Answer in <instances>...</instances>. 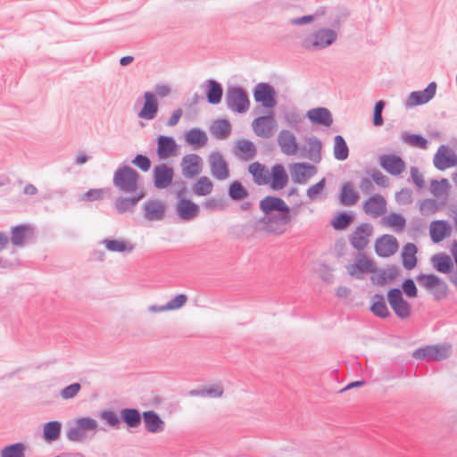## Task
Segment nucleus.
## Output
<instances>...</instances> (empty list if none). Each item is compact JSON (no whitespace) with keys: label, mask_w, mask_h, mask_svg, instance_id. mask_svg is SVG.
<instances>
[{"label":"nucleus","mask_w":457,"mask_h":457,"mask_svg":"<svg viewBox=\"0 0 457 457\" xmlns=\"http://www.w3.org/2000/svg\"><path fill=\"white\" fill-rule=\"evenodd\" d=\"M332 27L333 29L320 28L308 35L302 40L301 46L307 51L314 52L332 46L338 37L337 29L340 27V20L336 19L332 22Z\"/></svg>","instance_id":"1"},{"label":"nucleus","mask_w":457,"mask_h":457,"mask_svg":"<svg viewBox=\"0 0 457 457\" xmlns=\"http://www.w3.org/2000/svg\"><path fill=\"white\" fill-rule=\"evenodd\" d=\"M138 173L129 166L119 167L113 174V185L124 193L137 192Z\"/></svg>","instance_id":"2"},{"label":"nucleus","mask_w":457,"mask_h":457,"mask_svg":"<svg viewBox=\"0 0 457 457\" xmlns=\"http://www.w3.org/2000/svg\"><path fill=\"white\" fill-rule=\"evenodd\" d=\"M97 421L89 417H82L76 419L73 425H71L67 431V439L71 442L82 443L87 439V432L93 431L94 434L97 431Z\"/></svg>","instance_id":"3"},{"label":"nucleus","mask_w":457,"mask_h":457,"mask_svg":"<svg viewBox=\"0 0 457 457\" xmlns=\"http://www.w3.org/2000/svg\"><path fill=\"white\" fill-rule=\"evenodd\" d=\"M451 353L452 347L447 344L426 345L416 349L412 353V357L420 361H439L448 358Z\"/></svg>","instance_id":"4"},{"label":"nucleus","mask_w":457,"mask_h":457,"mask_svg":"<svg viewBox=\"0 0 457 457\" xmlns=\"http://www.w3.org/2000/svg\"><path fill=\"white\" fill-rule=\"evenodd\" d=\"M227 107L232 112L244 113L248 111L250 101L245 90L240 87H230L226 92Z\"/></svg>","instance_id":"5"},{"label":"nucleus","mask_w":457,"mask_h":457,"mask_svg":"<svg viewBox=\"0 0 457 457\" xmlns=\"http://www.w3.org/2000/svg\"><path fill=\"white\" fill-rule=\"evenodd\" d=\"M185 188H181L176 194L178 203L176 213L183 220H191L198 216L200 208L198 204L184 197Z\"/></svg>","instance_id":"6"},{"label":"nucleus","mask_w":457,"mask_h":457,"mask_svg":"<svg viewBox=\"0 0 457 457\" xmlns=\"http://www.w3.org/2000/svg\"><path fill=\"white\" fill-rule=\"evenodd\" d=\"M292 220L290 215V208L287 211H278V214L270 215L263 218L262 221L265 225V229L268 232L281 235L285 232V226Z\"/></svg>","instance_id":"7"},{"label":"nucleus","mask_w":457,"mask_h":457,"mask_svg":"<svg viewBox=\"0 0 457 457\" xmlns=\"http://www.w3.org/2000/svg\"><path fill=\"white\" fill-rule=\"evenodd\" d=\"M253 98L267 109H272L277 104L276 90L269 83H258L253 88Z\"/></svg>","instance_id":"8"},{"label":"nucleus","mask_w":457,"mask_h":457,"mask_svg":"<svg viewBox=\"0 0 457 457\" xmlns=\"http://www.w3.org/2000/svg\"><path fill=\"white\" fill-rule=\"evenodd\" d=\"M387 300L395 315L404 320L411 315V305L403 299L399 288H392L387 292Z\"/></svg>","instance_id":"9"},{"label":"nucleus","mask_w":457,"mask_h":457,"mask_svg":"<svg viewBox=\"0 0 457 457\" xmlns=\"http://www.w3.org/2000/svg\"><path fill=\"white\" fill-rule=\"evenodd\" d=\"M373 234V226L370 223H361L359 225L349 237L350 244L357 251H362L370 243V238Z\"/></svg>","instance_id":"10"},{"label":"nucleus","mask_w":457,"mask_h":457,"mask_svg":"<svg viewBox=\"0 0 457 457\" xmlns=\"http://www.w3.org/2000/svg\"><path fill=\"white\" fill-rule=\"evenodd\" d=\"M208 163L212 176L218 180H225L229 178V169L223 155L218 152H212L208 156Z\"/></svg>","instance_id":"11"},{"label":"nucleus","mask_w":457,"mask_h":457,"mask_svg":"<svg viewBox=\"0 0 457 457\" xmlns=\"http://www.w3.org/2000/svg\"><path fill=\"white\" fill-rule=\"evenodd\" d=\"M276 126V120L272 112L268 115L260 116L252 122L253 132L262 138H270L273 135Z\"/></svg>","instance_id":"12"},{"label":"nucleus","mask_w":457,"mask_h":457,"mask_svg":"<svg viewBox=\"0 0 457 457\" xmlns=\"http://www.w3.org/2000/svg\"><path fill=\"white\" fill-rule=\"evenodd\" d=\"M348 273L358 279L364 278V273L374 272L375 266L373 262L369 259L365 253H360L354 263L346 266Z\"/></svg>","instance_id":"13"},{"label":"nucleus","mask_w":457,"mask_h":457,"mask_svg":"<svg viewBox=\"0 0 457 457\" xmlns=\"http://www.w3.org/2000/svg\"><path fill=\"white\" fill-rule=\"evenodd\" d=\"M379 165L390 175L399 176L406 169L405 162L395 154H382L378 158Z\"/></svg>","instance_id":"14"},{"label":"nucleus","mask_w":457,"mask_h":457,"mask_svg":"<svg viewBox=\"0 0 457 457\" xmlns=\"http://www.w3.org/2000/svg\"><path fill=\"white\" fill-rule=\"evenodd\" d=\"M182 174L187 179L198 176L203 170V160L196 154H188L181 160Z\"/></svg>","instance_id":"15"},{"label":"nucleus","mask_w":457,"mask_h":457,"mask_svg":"<svg viewBox=\"0 0 457 457\" xmlns=\"http://www.w3.org/2000/svg\"><path fill=\"white\" fill-rule=\"evenodd\" d=\"M363 212L371 218H378L386 212V201L381 195L376 194L363 202Z\"/></svg>","instance_id":"16"},{"label":"nucleus","mask_w":457,"mask_h":457,"mask_svg":"<svg viewBox=\"0 0 457 457\" xmlns=\"http://www.w3.org/2000/svg\"><path fill=\"white\" fill-rule=\"evenodd\" d=\"M434 165L437 170H444L457 164V155L445 145H441L434 156Z\"/></svg>","instance_id":"17"},{"label":"nucleus","mask_w":457,"mask_h":457,"mask_svg":"<svg viewBox=\"0 0 457 457\" xmlns=\"http://www.w3.org/2000/svg\"><path fill=\"white\" fill-rule=\"evenodd\" d=\"M398 246V241L394 236L385 234L376 240L375 252L380 257H389L397 252Z\"/></svg>","instance_id":"18"},{"label":"nucleus","mask_w":457,"mask_h":457,"mask_svg":"<svg viewBox=\"0 0 457 457\" xmlns=\"http://www.w3.org/2000/svg\"><path fill=\"white\" fill-rule=\"evenodd\" d=\"M174 176L173 169L167 164H159L154 168L153 177L154 187L158 189L167 188L171 185Z\"/></svg>","instance_id":"19"},{"label":"nucleus","mask_w":457,"mask_h":457,"mask_svg":"<svg viewBox=\"0 0 457 457\" xmlns=\"http://www.w3.org/2000/svg\"><path fill=\"white\" fill-rule=\"evenodd\" d=\"M159 110V104L156 95L154 92L146 91L144 93V104L137 116L145 120L155 119Z\"/></svg>","instance_id":"20"},{"label":"nucleus","mask_w":457,"mask_h":457,"mask_svg":"<svg viewBox=\"0 0 457 457\" xmlns=\"http://www.w3.org/2000/svg\"><path fill=\"white\" fill-rule=\"evenodd\" d=\"M436 91V82H430L424 90L411 92L405 104L407 107H413L416 105L424 104L430 101L435 96Z\"/></svg>","instance_id":"21"},{"label":"nucleus","mask_w":457,"mask_h":457,"mask_svg":"<svg viewBox=\"0 0 457 457\" xmlns=\"http://www.w3.org/2000/svg\"><path fill=\"white\" fill-rule=\"evenodd\" d=\"M278 144L281 152L288 156L296 154L298 144L295 136L289 130L282 129L278 135Z\"/></svg>","instance_id":"22"},{"label":"nucleus","mask_w":457,"mask_h":457,"mask_svg":"<svg viewBox=\"0 0 457 457\" xmlns=\"http://www.w3.org/2000/svg\"><path fill=\"white\" fill-rule=\"evenodd\" d=\"M316 172V168L307 162H297L291 167V176L295 183L305 184Z\"/></svg>","instance_id":"23"},{"label":"nucleus","mask_w":457,"mask_h":457,"mask_svg":"<svg viewBox=\"0 0 457 457\" xmlns=\"http://www.w3.org/2000/svg\"><path fill=\"white\" fill-rule=\"evenodd\" d=\"M234 154L242 161L253 160L257 154L255 145L248 139H239L236 142Z\"/></svg>","instance_id":"24"},{"label":"nucleus","mask_w":457,"mask_h":457,"mask_svg":"<svg viewBox=\"0 0 457 457\" xmlns=\"http://www.w3.org/2000/svg\"><path fill=\"white\" fill-rule=\"evenodd\" d=\"M145 430L152 434L161 433L165 429V422L154 411H146L142 414Z\"/></svg>","instance_id":"25"},{"label":"nucleus","mask_w":457,"mask_h":457,"mask_svg":"<svg viewBox=\"0 0 457 457\" xmlns=\"http://www.w3.org/2000/svg\"><path fill=\"white\" fill-rule=\"evenodd\" d=\"M144 216L147 220H162L165 216V206L158 200H148L143 206Z\"/></svg>","instance_id":"26"},{"label":"nucleus","mask_w":457,"mask_h":457,"mask_svg":"<svg viewBox=\"0 0 457 457\" xmlns=\"http://www.w3.org/2000/svg\"><path fill=\"white\" fill-rule=\"evenodd\" d=\"M306 117L315 124L330 127L333 123V118L330 111L325 107H316L309 110Z\"/></svg>","instance_id":"27"},{"label":"nucleus","mask_w":457,"mask_h":457,"mask_svg":"<svg viewBox=\"0 0 457 457\" xmlns=\"http://www.w3.org/2000/svg\"><path fill=\"white\" fill-rule=\"evenodd\" d=\"M260 209L265 215H268L274 211H287L288 205L280 197L267 195L261 200Z\"/></svg>","instance_id":"28"},{"label":"nucleus","mask_w":457,"mask_h":457,"mask_svg":"<svg viewBox=\"0 0 457 457\" xmlns=\"http://www.w3.org/2000/svg\"><path fill=\"white\" fill-rule=\"evenodd\" d=\"M253 182L258 186L267 185L270 181V173L264 164L254 162L248 166Z\"/></svg>","instance_id":"29"},{"label":"nucleus","mask_w":457,"mask_h":457,"mask_svg":"<svg viewBox=\"0 0 457 457\" xmlns=\"http://www.w3.org/2000/svg\"><path fill=\"white\" fill-rule=\"evenodd\" d=\"M136 195L132 197H118L115 200L114 206L119 213L133 211L137 203L145 197V192L140 190L135 192Z\"/></svg>","instance_id":"30"},{"label":"nucleus","mask_w":457,"mask_h":457,"mask_svg":"<svg viewBox=\"0 0 457 457\" xmlns=\"http://www.w3.org/2000/svg\"><path fill=\"white\" fill-rule=\"evenodd\" d=\"M360 198L358 192L351 182L344 183L339 191V202L343 206H353Z\"/></svg>","instance_id":"31"},{"label":"nucleus","mask_w":457,"mask_h":457,"mask_svg":"<svg viewBox=\"0 0 457 457\" xmlns=\"http://www.w3.org/2000/svg\"><path fill=\"white\" fill-rule=\"evenodd\" d=\"M270 179V187L273 190H280L287 186L288 182V175L286 172L283 165L275 164L274 166H272Z\"/></svg>","instance_id":"32"},{"label":"nucleus","mask_w":457,"mask_h":457,"mask_svg":"<svg viewBox=\"0 0 457 457\" xmlns=\"http://www.w3.org/2000/svg\"><path fill=\"white\" fill-rule=\"evenodd\" d=\"M232 131L230 122L226 119H219L213 121L210 127V132L218 140L227 139Z\"/></svg>","instance_id":"33"},{"label":"nucleus","mask_w":457,"mask_h":457,"mask_svg":"<svg viewBox=\"0 0 457 457\" xmlns=\"http://www.w3.org/2000/svg\"><path fill=\"white\" fill-rule=\"evenodd\" d=\"M177 144L173 137L160 136L157 139V154L161 159H166L174 154Z\"/></svg>","instance_id":"34"},{"label":"nucleus","mask_w":457,"mask_h":457,"mask_svg":"<svg viewBox=\"0 0 457 457\" xmlns=\"http://www.w3.org/2000/svg\"><path fill=\"white\" fill-rule=\"evenodd\" d=\"M186 142L192 145L195 149L205 146L208 143L206 133L199 128L189 129L185 135Z\"/></svg>","instance_id":"35"},{"label":"nucleus","mask_w":457,"mask_h":457,"mask_svg":"<svg viewBox=\"0 0 457 457\" xmlns=\"http://www.w3.org/2000/svg\"><path fill=\"white\" fill-rule=\"evenodd\" d=\"M451 231V227L446 220L432 221L429 227V233L434 243L442 241Z\"/></svg>","instance_id":"36"},{"label":"nucleus","mask_w":457,"mask_h":457,"mask_svg":"<svg viewBox=\"0 0 457 457\" xmlns=\"http://www.w3.org/2000/svg\"><path fill=\"white\" fill-rule=\"evenodd\" d=\"M206 98L209 104H218L221 101L223 89L221 85L213 79L206 80Z\"/></svg>","instance_id":"37"},{"label":"nucleus","mask_w":457,"mask_h":457,"mask_svg":"<svg viewBox=\"0 0 457 457\" xmlns=\"http://www.w3.org/2000/svg\"><path fill=\"white\" fill-rule=\"evenodd\" d=\"M370 311L375 316L382 319H386L390 316V312L386 304L385 297L380 294H376L371 297Z\"/></svg>","instance_id":"38"},{"label":"nucleus","mask_w":457,"mask_h":457,"mask_svg":"<svg viewBox=\"0 0 457 457\" xmlns=\"http://www.w3.org/2000/svg\"><path fill=\"white\" fill-rule=\"evenodd\" d=\"M417 246L412 243H407L402 252L403 265L406 270H412L417 264Z\"/></svg>","instance_id":"39"},{"label":"nucleus","mask_w":457,"mask_h":457,"mask_svg":"<svg viewBox=\"0 0 457 457\" xmlns=\"http://www.w3.org/2000/svg\"><path fill=\"white\" fill-rule=\"evenodd\" d=\"M120 419L129 428H137L141 424L142 415L134 408H125L120 411Z\"/></svg>","instance_id":"40"},{"label":"nucleus","mask_w":457,"mask_h":457,"mask_svg":"<svg viewBox=\"0 0 457 457\" xmlns=\"http://www.w3.org/2000/svg\"><path fill=\"white\" fill-rule=\"evenodd\" d=\"M102 243L110 252L131 253L134 250V245L127 240L104 239Z\"/></svg>","instance_id":"41"},{"label":"nucleus","mask_w":457,"mask_h":457,"mask_svg":"<svg viewBox=\"0 0 457 457\" xmlns=\"http://www.w3.org/2000/svg\"><path fill=\"white\" fill-rule=\"evenodd\" d=\"M62 423L57 420L49 421L44 425L43 437L48 442L52 443L59 439L61 436Z\"/></svg>","instance_id":"42"},{"label":"nucleus","mask_w":457,"mask_h":457,"mask_svg":"<svg viewBox=\"0 0 457 457\" xmlns=\"http://www.w3.org/2000/svg\"><path fill=\"white\" fill-rule=\"evenodd\" d=\"M402 141L411 146L418 147L420 149H428V140L418 134H410L408 132H403L401 135Z\"/></svg>","instance_id":"43"},{"label":"nucleus","mask_w":457,"mask_h":457,"mask_svg":"<svg viewBox=\"0 0 457 457\" xmlns=\"http://www.w3.org/2000/svg\"><path fill=\"white\" fill-rule=\"evenodd\" d=\"M213 183L210 178L206 176L200 177L193 187V191L196 195L205 196L212 193Z\"/></svg>","instance_id":"44"},{"label":"nucleus","mask_w":457,"mask_h":457,"mask_svg":"<svg viewBox=\"0 0 457 457\" xmlns=\"http://www.w3.org/2000/svg\"><path fill=\"white\" fill-rule=\"evenodd\" d=\"M431 262L434 267L442 273H449L453 269V262L451 258L443 253L436 254L432 257Z\"/></svg>","instance_id":"45"},{"label":"nucleus","mask_w":457,"mask_h":457,"mask_svg":"<svg viewBox=\"0 0 457 457\" xmlns=\"http://www.w3.org/2000/svg\"><path fill=\"white\" fill-rule=\"evenodd\" d=\"M27 445L24 443H15L4 446L0 452V457H25Z\"/></svg>","instance_id":"46"},{"label":"nucleus","mask_w":457,"mask_h":457,"mask_svg":"<svg viewBox=\"0 0 457 457\" xmlns=\"http://www.w3.org/2000/svg\"><path fill=\"white\" fill-rule=\"evenodd\" d=\"M349 149L344 137L337 135L334 138V157L338 161H345L348 158Z\"/></svg>","instance_id":"47"},{"label":"nucleus","mask_w":457,"mask_h":457,"mask_svg":"<svg viewBox=\"0 0 457 457\" xmlns=\"http://www.w3.org/2000/svg\"><path fill=\"white\" fill-rule=\"evenodd\" d=\"M450 187L451 185L449 180L447 179H442L441 180L431 181L430 191L431 194L436 198H440L443 196L446 198Z\"/></svg>","instance_id":"48"},{"label":"nucleus","mask_w":457,"mask_h":457,"mask_svg":"<svg viewBox=\"0 0 457 457\" xmlns=\"http://www.w3.org/2000/svg\"><path fill=\"white\" fill-rule=\"evenodd\" d=\"M443 205H445V202L439 204L436 200L430 198L420 200L419 202L420 212L424 216L436 213Z\"/></svg>","instance_id":"49"},{"label":"nucleus","mask_w":457,"mask_h":457,"mask_svg":"<svg viewBox=\"0 0 457 457\" xmlns=\"http://www.w3.org/2000/svg\"><path fill=\"white\" fill-rule=\"evenodd\" d=\"M384 222L396 232L403 231L406 226V220L403 216L396 212H391L384 218Z\"/></svg>","instance_id":"50"},{"label":"nucleus","mask_w":457,"mask_h":457,"mask_svg":"<svg viewBox=\"0 0 457 457\" xmlns=\"http://www.w3.org/2000/svg\"><path fill=\"white\" fill-rule=\"evenodd\" d=\"M308 158L313 162L320 160V151L322 148L321 141L316 137H311L307 139Z\"/></svg>","instance_id":"51"},{"label":"nucleus","mask_w":457,"mask_h":457,"mask_svg":"<svg viewBox=\"0 0 457 457\" xmlns=\"http://www.w3.org/2000/svg\"><path fill=\"white\" fill-rule=\"evenodd\" d=\"M228 194L233 201H240L249 195L246 188L237 180L230 184Z\"/></svg>","instance_id":"52"},{"label":"nucleus","mask_w":457,"mask_h":457,"mask_svg":"<svg viewBox=\"0 0 457 457\" xmlns=\"http://www.w3.org/2000/svg\"><path fill=\"white\" fill-rule=\"evenodd\" d=\"M29 228L25 225L13 227L11 232V241L13 245L22 246L25 244L26 233Z\"/></svg>","instance_id":"53"},{"label":"nucleus","mask_w":457,"mask_h":457,"mask_svg":"<svg viewBox=\"0 0 457 457\" xmlns=\"http://www.w3.org/2000/svg\"><path fill=\"white\" fill-rule=\"evenodd\" d=\"M353 220V216L346 212H339L331 221V225L336 230L346 228Z\"/></svg>","instance_id":"54"},{"label":"nucleus","mask_w":457,"mask_h":457,"mask_svg":"<svg viewBox=\"0 0 457 457\" xmlns=\"http://www.w3.org/2000/svg\"><path fill=\"white\" fill-rule=\"evenodd\" d=\"M416 278L419 284L428 290L433 289L439 283L440 279V278L434 274H420Z\"/></svg>","instance_id":"55"},{"label":"nucleus","mask_w":457,"mask_h":457,"mask_svg":"<svg viewBox=\"0 0 457 457\" xmlns=\"http://www.w3.org/2000/svg\"><path fill=\"white\" fill-rule=\"evenodd\" d=\"M372 179V180L379 187H387L389 185V179L380 170L377 169H371L367 172Z\"/></svg>","instance_id":"56"},{"label":"nucleus","mask_w":457,"mask_h":457,"mask_svg":"<svg viewBox=\"0 0 457 457\" xmlns=\"http://www.w3.org/2000/svg\"><path fill=\"white\" fill-rule=\"evenodd\" d=\"M81 386L79 383H73L61 390L60 395L64 400L74 398L80 391Z\"/></svg>","instance_id":"57"},{"label":"nucleus","mask_w":457,"mask_h":457,"mask_svg":"<svg viewBox=\"0 0 457 457\" xmlns=\"http://www.w3.org/2000/svg\"><path fill=\"white\" fill-rule=\"evenodd\" d=\"M224 392L223 386L220 383L212 384L204 387V397L208 398H220Z\"/></svg>","instance_id":"58"},{"label":"nucleus","mask_w":457,"mask_h":457,"mask_svg":"<svg viewBox=\"0 0 457 457\" xmlns=\"http://www.w3.org/2000/svg\"><path fill=\"white\" fill-rule=\"evenodd\" d=\"M187 301V296L185 294L177 295L166 303L168 311L178 310L184 306Z\"/></svg>","instance_id":"59"},{"label":"nucleus","mask_w":457,"mask_h":457,"mask_svg":"<svg viewBox=\"0 0 457 457\" xmlns=\"http://www.w3.org/2000/svg\"><path fill=\"white\" fill-rule=\"evenodd\" d=\"M395 201L402 205L409 204L412 202V192L410 188H402L395 194Z\"/></svg>","instance_id":"60"},{"label":"nucleus","mask_w":457,"mask_h":457,"mask_svg":"<svg viewBox=\"0 0 457 457\" xmlns=\"http://www.w3.org/2000/svg\"><path fill=\"white\" fill-rule=\"evenodd\" d=\"M131 162L145 172L148 171L151 168L150 159L144 154H137Z\"/></svg>","instance_id":"61"},{"label":"nucleus","mask_w":457,"mask_h":457,"mask_svg":"<svg viewBox=\"0 0 457 457\" xmlns=\"http://www.w3.org/2000/svg\"><path fill=\"white\" fill-rule=\"evenodd\" d=\"M326 185V179L323 178L321 179L318 183L311 186L307 189V196L311 200H314L317 198V196L323 191Z\"/></svg>","instance_id":"62"},{"label":"nucleus","mask_w":457,"mask_h":457,"mask_svg":"<svg viewBox=\"0 0 457 457\" xmlns=\"http://www.w3.org/2000/svg\"><path fill=\"white\" fill-rule=\"evenodd\" d=\"M436 300H441L447 295V285L441 278L433 289L430 290Z\"/></svg>","instance_id":"63"},{"label":"nucleus","mask_w":457,"mask_h":457,"mask_svg":"<svg viewBox=\"0 0 457 457\" xmlns=\"http://www.w3.org/2000/svg\"><path fill=\"white\" fill-rule=\"evenodd\" d=\"M102 420H105L111 427L117 428L120 425L118 415L112 411H104L100 413Z\"/></svg>","instance_id":"64"}]
</instances>
